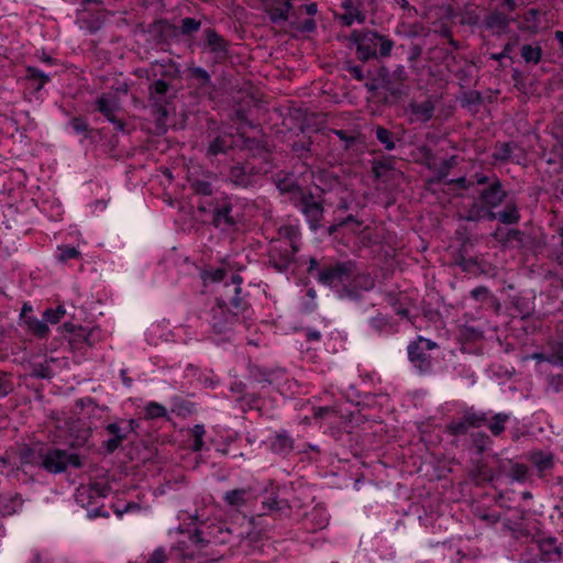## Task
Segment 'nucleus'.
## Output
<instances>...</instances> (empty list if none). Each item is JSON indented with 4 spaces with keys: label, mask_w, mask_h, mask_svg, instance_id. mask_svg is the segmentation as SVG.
Instances as JSON below:
<instances>
[{
    "label": "nucleus",
    "mask_w": 563,
    "mask_h": 563,
    "mask_svg": "<svg viewBox=\"0 0 563 563\" xmlns=\"http://www.w3.org/2000/svg\"><path fill=\"white\" fill-rule=\"evenodd\" d=\"M243 278L239 274L231 275V283L224 285L223 297L217 299L211 309L210 324L216 333H225L235 330L239 325L249 328L253 318V309L243 294L241 284Z\"/></svg>",
    "instance_id": "f257e3e1"
},
{
    "label": "nucleus",
    "mask_w": 563,
    "mask_h": 563,
    "mask_svg": "<svg viewBox=\"0 0 563 563\" xmlns=\"http://www.w3.org/2000/svg\"><path fill=\"white\" fill-rule=\"evenodd\" d=\"M81 465L79 455L67 450L51 449L41 455V466L53 474L63 473L69 466L79 468Z\"/></svg>",
    "instance_id": "f03ea898"
},
{
    "label": "nucleus",
    "mask_w": 563,
    "mask_h": 563,
    "mask_svg": "<svg viewBox=\"0 0 563 563\" xmlns=\"http://www.w3.org/2000/svg\"><path fill=\"white\" fill-rule=\"evenodd\" d=\"M479 198L486 208L477 207L474 205L473 208L468 211L466 219L471 221H476L486 217L489 219H495L496 214L489 211V208L499 206L505 198V191L501 188V184L496 179L489 185L488 188L481 192Z\"/></svg>",
    "instance_id": "7ed1b4c3"
},
{
    "label": "nucleus",
    "mask_w": 563,
    "mask_h": 563,
    "mask_svg": "<svg viewBox=\"0 0 563 563\" xmlns=\"http://www.w3.org/2000/svg\"><path fill=\"white\" fill-rule=\"evenodd\" d=\"M356 267L351 261L336 263L322 268L318 274V282L330 287H346L352 284Z\"/></svg>",
    "instance_id": "20e7f679"
},
{
    "label": "nucleus",
    "mask_w": 563,
    "mask_h": 563,
    "mask_svg": "<svg viewBox=\"0 0 563 563\" xmlns=\"http://www.w3.org/2000/svg\"><path fill=\"white\" fill-rule=\"evenodd\" d=\"M437 347L435 342L419 335L407 347L409 361L420 372H429L432 367V360L428 352Z\"/></svg>",
    "instance_id": "39448f33"
},
{
    "label": "nucleus",
    "mask_w": 563,
    "mask_h": 563,
    "mask_svg": "<svg viewBox=\"0 0 563 563\" xmlns=\"http://www.w3.org/2000/svg\"><path fill=\"white\" fill-rule=\"evenodd\" d=\"M241 221L240 213L234 211V206L229 198L221 199L212 212V223L220 230H229Z\"/></svg>",
    "instance_id": "423d86ee"
},
{
    "label": "nucleus",
    "mask_w": 563,
    "mask_h": 563,
    "mask_svg": "<svg viewBox=\"0 0 563 563\" xmlns=\"http://www.w3.org/2000/svg\"><path fill=\"white\" fill-rule=\"evenodd\" d=\"M174 98L169 84L164 79H157L148 87V100L153 108L162 115H167L166 106Z\"/></svg>",
    "instance_id": "0eeeda50"
},
{
    "label": "nucleus",
    "mask_w": 563,
    "mask_h": 563,
    "mask_svg": "<svg viewBox=\"0 0 563 563\" xmlns=\"http://www.w3.org/2000/svg\"><path fill=\"white\" fill-rule=\"evenodd\" d=\"M434 110V101L427 98L423 101H410L406 108V113L410 123H427L432 119Z\"/></svg>",
    "instance_id": "6e6552de"
},
{
    "label": "nucleus",
    "mask_w": 563,
    "mask_h": 563,
    "mask_svg": "<svg viewBox=\"0 0 563 563\" xmlns=\"http://www.w3.org/2000/svg\"><path fill=\"white\" fill-rule=\"evenodd\" d=\"M97 109L114 125L117 131L124 130V122L115 117L117 111L120 109V102L115 95H101L97 100Z\"/></svg>",
    "instance_id": "1a4fd4ad"
},
{
    "label": "nucleus",
    "mask_w": 563,
    "mask_h": 563,
    "mask_svg": "<svg viewBox=\"0 0 563 563\" xmlns=\"http://www.w3.org/2000/svg\"><path fill=\"white\" fill-rule=\"evenodd\" d=\"M298 206L300 211L306 217L309 227L312 230L318 229L323 217V207L321 201L316 199L312 195H303Z\"/></svg>",
    "instance_id": "9d476101"
},
{
    "label": "nucleus",
    "mask_w": 563,
    "mask_h": 563,
    "mask_svg": "<svg viewBox=\"0 0 563 563\" xmlns=\"http://www.w3.org/2000/svg\"><path fill=\"white\" fill-rule=\"evenodd\" d=\"M363 2V0H342L341 7L344 12L341 15V20L344 25L350 26L353 23H363L365 21Z\"/></svg>",
    "instance_id": "9b49d317"
},
{
    "label": "nucleus",
    "mask_w": 563,
    "mask_h": 563,
    "mask_svg": "<svg viewBox=\"0 0 563 563\" xmlns=\"http://www.w3.org/2000/svg\"><path fill=\"white\" fill-rule=\"evenodd\" d=\"M541 561L548 563L559 562L562 556V550L555 538H544L538 541Z\"/></svg>",
    "instance_id": "f8f14e48"
},
{
    "label": "nucleus",
    "mask_w": 563,
    "mask_h": 563,
    "mask_svg": "<svg viewBox=\"0 0 563 563\" xmlns=\"http://www.w3.org/2000/svg\"><path fill=\"white\" fill-rule=\"evenodd\" d=\"M254 498L251 488H238L227 492L223 495V500L227 505L233 508H241L246 506Z\"/></svg>",
    "instance_id": "ddd939ff"
},
{
    "label": "nucleus",
    "mask_w": 563,
    "mask_h": 563,
    "mask_svg": "<svg viewBox=\"0 0 563 563\" xmlns=\"http://www.w3.org/2000/svg\"><path fill=\"white\" fill-rule=\"evenodd\" d=\"M510 19L503 12L494 11L486 18V26L494 31L497 34L506 33L509 24Z\"/></svg>",
    "instance_id": "4468645a"
},
{
    "label": "nucleus",
    "mask_w": 563,
    "mask_h": 563,
    "mask_svg": "<svg viewBox=\"0 0 563 563\" xmlns=\"http://www.w3.org/2000/svg\"><path fill=\"white\" fill-rule=\"evenodd\" d=\"M292 439L287 433H277L271 441L272 452L279 455L288 454L292 450Z\"/></svg>",
    "instance_id": "2eb2a0df"
},
{
    "label": "nucleus",
    "mask_w": 563,
    "mask_h": 563,
    "mask_svg": "<svg viewBox=\"0 0 563 563\" xmlns=\"http://www.w3.org/2000/svg\"><path fill=\"white\" fill-rule=\"evenodd\" d=\"M25 71V78L32 81L35 91L42 90L43 87L51 80L48 74L44 73L43 70L34 66H26Z\"/></svg>",
    "instance_id": "dca6fc26"
},
{
    "label": "nucleus",
    "mask_w": 563,
    "mask_h": 563,
    "mask_svg": "<svg viewBox=\"0 0 563 563\" xmlns=\"http://www.w3.org/2000/svg\"><path fill=\"white\" fill-rule=\"evenodd\" d=\"M24 325L29 332L40 339L46 338L49 333V328L44 318L40 320L36 317H25Z\"/></svg>",
    "instance_id": "f3484780"
},
{
    "label": "nucleus",
    "mask_w": 563,
    "mask_h": 563,
    "mask_svg": "<svg viewBox=\"0 0 563 563\" xmlns=\"http://www.w3.org/2000/svg\"><path fill=\"white\" fill-rule=\"evenodd\" d=\"M233 143L232 135H219L210 143L207 154L216 156L220 153H225L228 150L232 148Z\"/></svg>",
    "instance_id": "a211bd4d"
},
{
    "label": "nucleus",
    "mask_w": 563,
    "mask_h": 563,
    "mask_svg": "<svg viewBox=\"0 0 563 563\" xmlns=\"http://www.w3.org/2000/svg\"><path fill=\"white\" fill-rule=\"evenodd\" d=\"M368 42L375 46L377 54L382 57L388 56L394 46V43L390 40L385 38L377 33H369Z\"/></svg>",
    "instance_id": "6ab92c4d"
},
{
    "label": "nucleus",
    "mask_w": 563,
    "mask_h": 563,
    "mask_svg": "<svg viewBox=\"0 0 563 563\" xmlns=\"http://www.w3.org/2000/svg\"><path fill=\"white\" fill-rule=\"evenodd\" d=\"M542 48L539 44H525L521 47V57L527 64L537 65L542 58Z\"/></svg>",
    "instance_id": "aec40b11"
},
{
    "label": "nucleus",
    "mask_w": 563,
    "mask_h": 563,
    "mask_svg": "<svg viewBox=\"0 0 563 563\" xmlns=\"http://www.w3.org/2000/svg\"><path fill=\"white\" fill-rule=\"evenodd\" d=\"M510 416L505 412H498L492 417V419L488 418V422L486 423L488 426V429L494 435L501 434L506 429V423L509 421Z\"/></svg>",
    "instance_id": "412c9836"
},
{
    "label": "nucleus",
    "mask_w": 563,
    "mask_h": 563,
    "mask_svg": "<svg viewBox=\"0 0 563 563\" xmlns=\"http://www.w3.org/2000/svg\"><path fill=\"white\" fill-rule=\"evenodd\" d=\"M292 9L291 0H283L277 7L271 11V19L273 22L286 21L289 12Z\"/></svg>",
    "instance_id": "4be33fe9"
},
{
    "label": "nucleus",
    "mask_w": 563,
    "mask_h": 563,
    "mask_svg": "<svg viewBox=\"0 0 563 563\" xmlns=\"http://www.w3.org/2000/svg\"><path fill=\"white\" fill-rule=\"evenodd\" d=\"M308 519L313 523L314 530L323 529L329 523V515L323 508H313Z\"/></svg>",
    "instance_id": "5701e85b"
},
{
    "label": "nucleus",
    "mask_w": 563,
    "mask_h": 563,
    "mask_svg": "<svg viewBox=\"0 0 563 563\" xmlns=\"http://www.w3.org/2000/svg\"><path fill=\"white\" fill-rule=\"evenodd\" d=\"M134 420H129V424L126 429H123L120 424L113 422L109 423L106 427L108 433L112 437L120 438V441H124L128 438V434L133 430Z\"/></svg>",
    "instance_id": "b1692460"
},
{
    "label": "nucleus",
    "mask_w": 563,
    "mask_h": 563,
    "mask_svg": "<svg viewBox=\"0 0 563 563\" xmlns=\"http://www.w3.org/2000/svg\"><path fill=\"white\" fill-rule=\"evenodd\" d=\"M533 463L539 472H545L554 465L553 455L551 453H537L533 455Z\"/></svg>",
    "instance_id": "393cba45"
},
{
    "label": "nucleus",
    "mask_w": 563,
    "mask_h": 563,
    "mask_svg": "<svg viewBox=\"0 0 563 563\" xmlns=\"http://www.w3.org/2000/svg\"><path fill=\"white\" fill-rule=\"evenodd\" d=\"M144 413L147 419H157L166 417L167 410L163 405L156 401H150L144 407Z\"/></svg>",
    "instance_id": "a878e982"
},
{
    "label": "nucleus",
    "mask_w": 563,
    "mask_h": 563,
    "mask_svg": "<svg viewBox=\"0 0 563 563\" xmlns=\"http://www.w3.org/2000/svg\"><path fill=\"white\" fill-rule=\"evenodd\" d=\"M464 416L471 428H481L488 422V413L483 411H467Z\"/></svg>",
    "instance_id": "bb28decb"
},
{
    "label": "nucleus",
    "mask_w": 563,
    "mask_h": 563,
    "mask_svg": "<svg viewBox=\"0 0 563 563\" xmlns=\"http://www.w3.org/2000/svg\"><path fill=\"white\" fill-rule=\"evenodd\" d=\"M109 487L101 483H92L88 487H82L79 490V495L82 496L87 494L89 497L98 496L106 497L109 493Z\"/></svg>",
    "instance_id": "cd10ccee"
},
{
    "label": "nucleus",
    "mask_w": 563,
    "mask_h": 563,
    "mask_svg": "<svg viewBox=\"0 0 563 563\" xmlns=\"http://www.w3.org/2000/svg\"><path fill=\"white\" fill-rule=\"evenodd\" d=\"M79 256H80V252L75 246L60 245L57 247L56 257L62 263H65L69 260L78 258Z\"/></svg>",
    "instance_id": "c85d7f7f"
},
{
    "label": "nucleus",
    "mask_w": 563,
    "mask_h": 563,
    "mask_svg": "<svg viewBox=\"0 0 563 563\" xmlns=\"http://www.w3.org/2000/svg\"><path fill=\"white\" fill-rule=\"evenodd\" d=\"M192 441H191V449L195 452H199L203 448V435H205V428L202 424H195L190 430Z\"/></svg>",
    "instance_id": "c756f323"
},
{
    "label": "nucleus",
    "mask_w": 563,
    "mask_h": 563,
    "mask_svg": "<svg viewBox=\"0 0 563 563\" xmlns=\"http://www.w3.org/2000/svg\"><path fill=\"white\" fill-rule=\"evenodd\" d=\"M206 38L208 45L213 52H221L224 49V41L214 30H206Z\"/></svg>",
    "instance_id": "7c9ffc66"
},
{
    "label": "nucleus",
    "mask_w": 563,
    "mask_h": 563,
    "mask_svg": "<svg viewBox=\"0 0 563 563\" xmlns=\"http://www.w3.org/2000/svg\"><path fill=\"white\" fill-rule=\"evenodd\" d=\"M375 134L379 143H382L387 151H393L396 147L393 134L389 130L378 126Z\"/></svg>",
    "instance_id": "2f4dec72"
},
{
    "label": "nucleus",
    "mask_w": 563,
    "mask_h": 563,
    "mask_svg": "<svg viewBox=\"0 0 563 563\" xmlns=\"http://www.w3.org/2000/svg\"><path fill=\"white\" fill-rule=\"evenodd\" d=\"M357 52L362 59H368L377 55L375 46L368 42V34L357 45Z\"/></svg>",
    "instance_id": "473e14b6"
},
{
    "label": "nucleus",
    "mask_w": 563,
    "mask_h": 563,
    "mask_svg": "<svg viewBox=\"0 0 563 563\" xmlns=\"http://www.w3.org/2000/svg\"><path fill=\"white\" fill-rule=\"evenodd\" d=\"M279 235L284 236V238H287L290 241V245H291L294 252H297L298 249L296 246V243H297L298 238H299L298 228H296L294 225L280 227Z\"/></svg>",
    "instance_id": "72a5a7b5"
},
{
    "label": "nucleus",
    "mask_w": 563,
    "mask_h": 563,
    "mask_svg": "<svg viewBox=\"0 0 563 563\" xmlns=\"http://www.w3.org/2000/svg\"><path fill=\"white\" fill-rule=\"evenodd\" d=\"M227 275V271L224 268L218 267L209 271H205L201 275L205 283H219L224 280Z\"/></svg>",
    "instance_id": "f704fd0d"
},
{
    "label": "nucleus",
    "mask_w": 563,
    "mask_h": 563,
    "mask_svg": "<svg viewBox=\"0 0 563 563\" xmlns=\"http://www.w3.org/2000/svg\"><path fill=\"white\" fill-rule=\"evenodd\" d=\"M519 212L516 207H508L498 213V219L505 224H514L519 221Z\"/></svg>",
    "instance_id": "c9c22d12"
},
{
    "label": "nucleus",
    "mask_w": 563,
    "mask_h": 563,
    "mask_svg": "<svg viewBox=\"0 0 563 563\" xmlns=\"http://www.w3.org/2000/svg\"><path fill=\"white\" fill-rule=\"evenodd\" d=\"M65 316V309L62 306L56 307L55 309H46L43 312V318L47 323L55 324L58 323L62 318Z\"/></svg>",
    "instance_id": "e433bc0d"
},
{
    "label": "nucleus",
    "mask_w": 563,
    "mask_h": 563,
    "mask_svg": "<svg viewBox=\"0 0 563 563\" xmlns=\"http://www.w3.org/2000/svg\"><path fill=\"white\" fill-rule=\"evenodd\" d=\"M199 29H200V22L197 21L196 19H194V18L183 19L181 26H180L181 34L188 35L194 32H197Z\"/></svg>",
    "instance_id": "4c0bfd02"
},
{
    "label": "nucleus",
    "mask_w": 563,
    "mask_h": 563,
    "mask_svg": "<svg viewBox=\"0 0 563 563\" xmlns=\"http://www.w3.org/2000/svg\"><path fill=\"white\" fill-rule=\"evenodd\" d=\"M99 332L97 328L80 329V335L89 346H92L99 340Z\"/></svg>",
    "instance_id": "58836bf2"
},
{
    "label": "nucleus",
    "mask_w": 563,
    "mask_h": 563,
    "mask_svg": "<svg viewBox=\"0 0 563 563\" xmlns=\"http://www.w3.org/2000/svg\"><path fill=\"white\" fill-rule=\"evenodd\" d=\"M190 76L198 80L201 85H207L210 82L209 73L202 67H191L189 68Z\"/></svg>",
    "instance_id": "ea45409f"
},
{
    "label": "nucleus",
    "mask_w": 563,
    "mask_h": 563,
    "mask_svg": "<svg viewBox=\"0 0 563 563\" xmlns=\"http://www.w3.org/2000/svg\"><path fill=\"white\" fill-rule=\"evenodd\" d=\"M191 187L195 192L203 195V196H210L212 194V186L207 180H194L191 183Z\"/></svg>",
    "instance_id": "a19ab883"
},
{
    "label": "nucleus",
    "mask_w": 563,
    "mask_h": 563,
    "mask_svg": "<svg viewBox=\"0 0 563 563\" xmlns=\"http://www.w3.org/2000/svg\"><path fill=\"white\" fill-rule=\"evenodd\" d=\"M172 411L176 413L177 416L186 417L190 415L194 411V405L191 402H178L175 404Z\"/></svg>",
    "instance_id": "79ce46f5"
},
{
    "label": "nucleus",
    "mask_w": 563,
    "mask_h": 563,
    "mask_svg": "<svg viewBox=\"0 0 563 563\" xmlns=\"http://www.w3.org/2000/svg\"><path fill=\"white\" fill-rule=\"evenodd\" d=\"M140 506L136 503L130 501L124 504L122 507L115 506L114 514L118 518H121L124 514L139 511Z\"/></svg>",
    "instance_id": "37998d69"
},
{
    "label": "nucleus",
    "mask_w": 563,
    "mask_h": 563,
    "mask_svg": "<svg viewBox=\"0 0 563 563\" xmlns=\"http://www.w3.org/2000/svg\"><path fill=\"white\" fill-rule=\"evenodd\" d=\"M510 153H511L510 145L507 143H504L499 147L496 148L495 153L493 154V157L496 161H506L510 157Z\"/></svg>",
    "instance_id": "c03bdc74"
},
{
    "label": "nucleus",
    "mask_w": 563,
    "mask_h": 563,
    "mask_svg": "<svg viewBox=\"0 0 563 563\" xmlns=\"http://www.w3.org/2000/svg\"><path fill=\"white\" fill-rule=\"evenodd\" d=\"M69 125L77 134H82L88 131V125L81 118H73Z\"/></svg>",
    "instance_id": "a18cd8bd"
},
{
    "label": "nucleus",
    "mask_w": 563,
    "mask_h": 563,
    "mask_svg": "<svg viewBox=\"0 0 563 563\" xmlns=\"http://www.w3.org/2000/svg\"><path fill=\"white\" fill-rule=\"evenodd\" d=\"M12 390V383L9 377L0 372V398L7 396Z\"/></svg>",
    "instance_id": "49530a36"
},
{
    "label": "nucleus",
    "mask_w": 563,
    "mask_h": 563,
    "mask_svg": "<svg viewBox=\"0 0 563 563\" xmlns=\"http://www.w3.org/2000/svg\"><path fill=\"white\" fill-rule=\"evenodd\" d=\"M369 324L373 329L383 331L389 323L385 317L376 316L369 320Z\"/></svg>",
    "instance_id": "de8ad7c7"
},
{
    "label": "nucleus",
    "mask_w": 563,
    "mask_h": 563,
    "mask_svg": "<svg viewBox=\"0 0 563 563\" xmlns=\"http://www.w3.org/2000/svg\"><path fill=\"white\" fill-rule=\"evenodd\" d=\"M471 428V426H468V423H466V417L464 416L462 421H459V422H454L450 426V429L452 430L453 433L457 434V433H464L466 432V430Z\"/></svg>",
    "instance_id": "09e8293b"
},
{
    "label": "nucleus",
    "mask_w": 563,
    "mask_h": 563,
    "mask_svg": "<svg viewBox=\"0 0 563 563\" xmlns=\"http://www.w3.org/2000/svg\"><path fill=\"white\" fill-rule=\"evenodd\" d=\"M481 520L486 522L488 526H495L497 522L500 521V516L498 514L492 512V514H482L479 516Z\"/></svg>",
    "instance_id": "8fccbe9b"
},
{
    "label": "nucleus",
    "mask_w": 563,
    "mask_h": 563,
    "mask_svg": "<svg viewBox=\"0 0 563 563\" xmlns=\"http://www.w3.org/2000/svg\"><path fill=\"white\" fill-rule=\"evenodd\" d=\"M123 441H120V438L112 437L109 440L104 442V449L112 453L114 452L122 443Z\"/></svg>",
    "instance_id": "3c124183"
},
{
    "label": "nucleus",
    "mask_w": 563,
    "mask_h": 563,
    "mask_svg": "<svg viewBox=\"0 0 563 563\" xmlns=\"http://www.w3.org/2000/svg\"><path fill=\"white\" fill-rule=\"evenodd\" d=\"M330 132L335 134L341 141L345 142L346 146H349L350 144H352L354 142V137L349 135L343 130H331Z\"/></svg>",
    "instance_id": "603ef678"
},
{
    "label": "nucleus",
    "mask_w": 563,
    "mask_h": 563,
    "mask_svg": "<svg viewBox=\"0 0 563 563\" xmlns=\"http://www.w3.org/2000/svg\"><path fill=\"white\" fill-rule=\"evenodd\" d=\"M36 57L40 62L53 66L56 64L55 59L48 55L45 51H41L36 53Z\"/></svg>",
    "instance_id": "864d4df0"
},
{
    "label": "nucleus",
    "mask_w": 563,
    "mask_h": 563,
    "mask_svg": "<svg viewBox=\"0 0 563 563\" xmlns=\"http://www.w3.org/2000/svg\"><path fill=\"white\" fill-rule=\"evenodd\" d=\"M347 70L354 79H356V80L364 79V74H363V69L361 66H357V65L349 66Z\"/></svg>",
    "instance_id": "5fc2aeb1"
},
{
    "label": "nucleus",
    "mask_w": 563,
    "mask_h": 563,
    "mask_svg": "<svg viewBox=\"0 0 563 563\" xmlns=\"http://www.w3.org/2000/svg\"><path fill=\"white\" fill-rule=\"evenodd\" d=\"M306 339L307 341H320L321 340V332L317 329H307L306 330Z\"/></svg>",
    "instance_id": "6e6d98bb"
},
{
    "label": "nucleus",
    "mask_w": 563,
    "mask_h": 563,
    "mask_svg": "<svg viewBox=\"0 0 563 563\" xmlns=\"http://www.w3.org/2000/svg\"><path fill=\"white\" fill-rule=\"evenodd\" d=\"M547 362L556 365L562 366L563 365V355L562 354H553L549 357H547Z\"/></svg>",
    "instance_id": "4d7b16f0"
},
{
    "label": "nucleus",
    "mask_w": 563,
    "mask_h": 563,
    "mask_svg": "<svg viewBox=\"0 0 563 563\" xmlns=\"http://www.w3.org/2000/svg\"><path fill=\"white\" fill-rule=\"evenodd\" d=\"M303 10L308 15L313 16L317 14L318 5L314 2L307 3L303 5Z\"/></svg>",
    "instance_id": "13d9d810"
},
{
    "label": "nucleus",
    "mask_w": 563,
    "mask_h": 563,
    "mask_svg": "<svg viewBox=\"0 0 563 563\" xmlns=\"http://www.w3.org/2000/svg\"><path fill=\"white\" fill-rule=\"evenodd\" d=\"M487 292V288L481 286L476 287L471 291V295L473 298L478 299L482 295H485Z\"/></svg>",
    "instance_id": "bf43d9fd"
},
{
    "label": "nucleus",
    "mask_w": 563,
    "mask_h": 563,
    "mask_svg": "<svg viewBox=\"0 0 563 563\" xmlns=\"http://www.w3.org/2000/svg\"><path fill=\"white\" fill-rule=\"evenodd\" d=\"M219 533H220V534H223V533H224V530H223L222 528H219ZM225 533H230V530H229L228 528L225 529ZM213 539H214V541H217V542H221V543H224V542H227V541H228V539H227L225 537H222V536H216V534H213Z\"/></svg>",
    "instance_id": "052dcab7"
},
{
    "label": "nucleus",
    "mask_w": 563,
    "mask_h": 563,
    "mask_svg": "<svg viewBox=\"0 0 563 563\" xmlns=\"http://www.w3.org/2000/svg\"><path fill=\"white\" fill-rule=\"evenodd\" d=\"M126 372H128L126 369H121L120 371V375L122 377L123 384L126 387H131L132 386V379L126 376Z\"/></svg>",
    "instance_id": "680f3d73"
},
{
    "label": "nucleus",
    "mask_w": 563,
    "mask_h": 563,
    "mask_svg": "<svg viewBox=\"0 0 563 563\" xmlns=\"http://www.w3.org/2000/svg\"><path fill=\"white\" fill-rule=\"evenodd\" d=\"M396 313L400 316L401 318H408L409 311L406 308H396Z\"/></svg>",
    "instance_id": "e2e57ef3"
},
{
    "label": "nucleus",
    "mask_w": 563,
    "mask_h": 563,
    "mask_svg": "<svg viewBox=\"0 0 563 563\" xmlns=\"http://www.w3.org/2000/svg\"><path fill=\"white\" fill-rule=\"evenodd\" d=\"M504 5H506L509 11H514L516 9L515 0H504Z\"/></svg>",
    "instance_id": "0e129e2a"
},
{
    "label": "nucleus",
    "mask_w": 563,
    "mask_h": 563,
    "mask_svg": "<svg viewBox=\"0 0 563 563\" xmlns=\"http://www.w3.org/2000/svg\"><path fill=\"white\" fill-rule=\"evenodd\" d=\"M554 36L559 41L561 48L563 49V31H556L554 33Z\"/></svg>",
    "instance_id": "69168bd1"
},
{
    "label": "nucleus",
    "mask_w": 563,
    "mask_h": 563,
    "mask_svg": "<svg viewBox=\"0 0 563 563\" xmlns=\"http://www.w3.org/2000/svg\"><path fill=\"white\" fill-rule=\"evenodd\" d=\"M507 56V53L506 52H501L499 54H494L492 57L496 60H500L501 58L506 57Z\"/></svg>",
    "instance_id": "338daca9"
},
{
    "label": "nucleus",
    "mask_w": 563,
    "mask_h": 563,
    "mask_svg": "<svg viewBox=\"0 0 563 563\" xmlns=\"http://www.w3.org/2000/svg\"><path fill=\"white\" fill-rule=\"evenodd\" d=\"M556 508L563 516V496L560 498V505H558Z\"/></svg>",
    "instance_id": "774afa93"
}]
</instances>
